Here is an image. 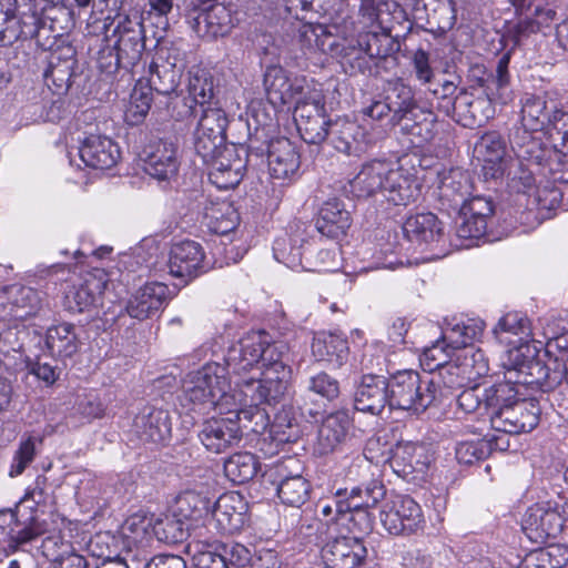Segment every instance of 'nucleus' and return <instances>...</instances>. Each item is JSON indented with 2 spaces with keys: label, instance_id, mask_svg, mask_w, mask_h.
<instances>
[{
  "label": "nucleus",
  "instance_id": "obj_1",
  "mask_svg": "<svg viewBox=\"0 0 568 568\" xmlns=\"http://www.w3.org/2000/svg\"><path fill=\"white\" fill-rule=\"evenodd\" d=\"M113 252L112 246L101 245L90 255L81 250L73 253L74 263H55L38 272L39 281H52L55 275L58 281L74 282V276L82 280V284L98 282V284H131L149 276L150 267L143 256L135 253H123L116 260L105 258Z\"/></svg>",
  "mask_w": 568,
  "mask_h": 568
},
{
  "label": "nucleus",
  "instance_id": "obj_2",
  "mask_svg": "<svg viewBox=\"0 0 568 568\" xmlns=\"http://www.w3.org/2000/svg\"><path fill=\"white\" fill-rule=\"evenodd\" d=\"M194 150L203 164L211 168L210 180L219 189H233L242 181L245 162L239 154L237 144L226 143V135L194 131Z\"/></svg>",
  "mask_w": 568,
  "mask_h": 568
},
{
  "label": "nucleus",
  "instance_id": "obj_3",
  "mask_svg": "<svg viewBox=\"0 0 568 568\" xmlns=\"http://www.w3.org/2000/svg\"><path fill=\"white\" fill-rule=\"evenodd\" d=\"M389 410L420 416L440 403L442 390L435 376L403 369L388 376Z\"/></svg>",
  "mask_w": 568,
  "mask_h": 568
},
{
  "label": "nucleus",
  "instance_id": "obj_4",
  "mask_svg": "<svg viewBox=\"0 0 568 568\" xmlns=\"http://www.w3.org/2000/svg\"><path fill=\"white\" fill-rule=\"evenodd\" d=\"M75 26L72 6H58L31 10L22 19L20 40H34L39 49L53 52L62 45H73L70 31Z\"/></svg>",
  "mask_w": 568,
  "mask_h": 568
},
{
  "label": "nucleus",
  "instance_id": "obj_5",
  "mask_svg": "<svg viewBox=\"0 0 568 568\" xmlns=\"http://www.w3.org/2000/svg\"><path fill=\"white\" fill-rule=\"evenodd\" d=\"M288 347L283 342L265 343L260 368L262 378H247V390L253 400L281 403L287 392L292 368L288 364Z\"/></svg>",
  "mask_w": 568,
  "mask_h": 568
},
{
  "label": "nucleus",
  "instance_id": "obj_6",
  "mask_svg": "<svg viewBox=\"0 0 568 568\" xmlns=\"http://www.w3.org/2000/svg\"><path fill=\"white\" fill-rule=\"evenodd\" d=\"M235 126L246 131L244 141H236L239 154L243 153L245 158V169L251 165L258 168L265 163V156L272 151V144L275 140L283 138L280 135V125L276 113H270L265 105L258 104L252 106L246 120L240 118Z\"/></svg>",
  "mask_w": 568,
  "mask_h": 568
},
{
  "label": "nucleus",
  "instance_id": "obj_7",
  "mask_svg": "<svg viewBox=\"0 0 568 568\" xmlns=\"http://www.w3.org/2000/svg\"><path fill=\"white\" fill-rule=\"evenodd\" d=\"M115 38L113 47L122 60L123 74L126 82L134 80L145 51V31L142 13L131 10L118 17V23L112 31Z\"/></svg>",
  "mask_w": 568,
  "mask_h": 568
},
{
  "label": "nucleus",
  "instance_id": "obj_8",
  "mask_svg": "<svg viewBox=\"0 0 568 568\" xmlns=\"http://www.w3.org/2000/svg\"><path fill=\"white\" fill-rule=\"evenodd\" d=\"M42 77L48 89L55 95H65L73 88L80 90L87 75L78 60L75 47L62 45L48 53Z\"/></svg>",
  "mask_w": 568,
  "mask_h": 568
},
{
  "label": "nucleus",
  "instance_id": "obj_9",
  "mask_svg": "<svg viewBox=\"0 0 568 568\" xmlns=\"http://www.w3.org/2000/svg\"><path fill=\"white\" fill-rule=\"evenodd\" d=\"M400 230L407 243L422 252H432V258H442L450 252L444 223L432 212L409 215Z\"/></svg>",
  "mask_w": 568,
  "mask_h": 568
},
{
  "label": "nucleus",
  "instance_id": "obj_10",
  "mask_svg": "<svg viewBox=\"0 0 568 568\" xmlns=\"http://www.w3.org/2000/svg\"><path fill=\"white\" fill-rule=\"evenodd\" d=\"M566 509H568V500L561 506L554 500L530 506L523 519L525 535L538 545L555 544L564 531Z\"/></svg>",
  "mask_w": 568,
  "mask_h": 568
},
{
  "label": "nucleus",
  "instance_id": "obj_11",
  "mask_svg": "<svg viewBox=\"0 0 568 568\" xmlns=\"http://www.w3.org/2000/svg\"><path fill=\"white\" fill-rule=\"evenodd\" d=\"M224 369L219 362H211L199 369L183 392L182 402L190 410L210 408L215 403L216 392L229 387Z\"/></svg>",
  "mask_w": 568,
  "mask_h": 568
},
{
  "label": "nucleus",
  "instance_id": "obj_12",
  "mask_svg": "<svg viewBox=\"0 0 568 568\" xmlns=\"http://www.w3.org/2000/svg\"><path fill=\"white\" fill-rule=\"evenodd\" d=\"M457 211L460 221L457 223L456 235L459 239L478 240L486 235L493 223L496 204L489 195L470 194Z\"/></svg>",
  "mask_w": 568,
  "mask_h": 568
},
{
  "label": "nucleus",
  "instance_id": "obj_13",
  "mask_svg": "<svg viewBox=\"0 0 568 568\" xmlns=\"http://www.w3.org/2000/svg\"><path fill=\"white\" fill-rule=\"evenodd\" d=\"M385 529L392 535H412L424 524L420 506L408 495H395L381 513Z\"/></svg>",
  "mask_w": 568,
  "mask_h": 568
},
{
  "label": "nucleus",
  "instance_id": "obj_14",
  "mask_svg": "<svg viewBox=\"0 0 568 568\" xmlns=\"http://www.w3.org/2000/svg\"><path fill=\"white\" fill-rule=\"evenodd\" d=\"M387 463L398 477L414 480L426 474L432 455L424 443L399 440L390 448Z\"/></svg>",
  "mask_w": 568,
  "mask_h": 568
},
{
  "label": "nucleus",
  "instance_id": "obj_15",
  "mask_svg": "<svg viewBox=\"0 0 568 568\" xmlns=\"http://www.w3.org/2000/svg\"><path fill=\"white\" fill-rule=\"evenodd\" d=\"M513 3L523 17L515 26L517 42L532 33H546L557 20L558 0H514Z\"/></svg>",
  "mask_w": 568,
  "mask_h": 568
},
{
  "label": "nucleus",
  "instance_id": "obj_16",
  "mask_svg": "<svg viewBox=\"0 0 568 568\" xmlns=\"http://www.w3.org/2000/svg\"><path fill=\"white\" fill-rule=\"evenodd\" d=\"M192 30L202 39L227 36L234 27L232 10L223 3L194 4L189 13Z\"/></svg>",
  "mask_w": 568,
  "mask_h": 568
},
{
  "label": "nucleus",
  "instance_id": "obj_17",
  "mask_svg": "<svg viewBox=\"0 0 568 568\" xmlns=\"http://www.w3.org/2000/svg\"><path fill=\"white\" fill-rule=\"evenodd\" d=\"M388 377L374 373L362 374L354 382L353 405L355 410L379 416L389 408Z\"/></svg>",
  "mask_w": 568,
  "mask_h": 568
},
{
  "label": "nucleus",
  "instance_id": "obj_18",
  "mask_svg": "<svg viewBox=\"0 0 568 568\" xmlns=\"http://www.w3.org/2000/svg\"><path fill=\"white\" fill-rule=\"evenodd\" d=\"M144 171L159 181L175 178L180 168L179 145L175 140L154 139L143 150Z\"/></svg>",
  "mask_w": 568,
  "mask_h": 568
},
{
  "label": "nucleus",
  "instance_id": "obj_19",
  "mask_svg": "<svg viewBox=\"0 0 568 568\" xmlns=\"http://www.w3.org/2000/svg\"><path fill=\"white\" fill-rule=\"evenodd\" d=\"M540 405L535 398H520L509 408L491 417V428L509 435L529 433L540 419Z\"/></svg>",
  "mask_w": 568,
  "mask_h": 568
},
{
  "label": "nucleus",
  "instance_id": "obj_20",
  "mask_svg": "<svg viewBox=\"0 0 568 568\" xmlns=\"http://www.w3.org/2000/svg\"><path fill=\"white\" fill-rule=\"evenodd\" d=\"M410 166L399 163L397 168L388 165L383 195L394 205L407 206L417 201L422 192V183L417 178L415 165L409 159Z\"/></svg>",
  "mask_w": 568,
  "mask_h": 568
},
{
  "label": "nucleus",
  "instance_id": "obj_21",
  "mask_svg": "<svg viewBox=\"0 0 568 568\" xmlns=\"http://www.w3.org/2000/svg\"><path fill=\"white\" fill-rule=\"evenodd\" d=\"M328 133L331 145L348 156H361L375 143L365 126L347 118H336Z\"/></svg>",
  "mask_w": 568,
  "mask_h": 568
},
{
  "label": "nucleus",
  "instance_id": "obj_22",
  "mask_svg": "<svg viewBox=\"0 0 568 568\" xmlns=\"http://www.w3.org/2000/svg\"><path fill=\"white\" fill-rule=\"evenodd\" d=\"M212 517L222 535L241 531L250 520L248 503L237 491L222 494L213 503Z\"/></svg>",
  "mask_w": 568,
  "mask_h": 568
},
{
  "label": "nucleus",
  "instance_id": "obj_23",
  "mask_svg": "<svg viewBox=\"0 0 568 568\" xmlns=\"http://www.w3.org/2000/svg\"><path fill=\"white\" fill-rule=\"evenodd\" d=\"M236 423L229 416L207 418L201 424L197 437L207 452L225 453L242 442L241 429Z\"/></svg>",
  "mask_w": 568,
  "mask_h": 568
},
{
  "label": "nucleus",
  "instance_id": "obj_24",
  "mask_svg": "<svg viewBox=\"0 0 568 568\" xmlns=\"http://www.w3.org/2000/svg\"><path fill=\"white\" fill-rule=\"evenodd\" d=\"M171 412L164 408L149 407L135 416L133 433L144 444L166 446L172 438Z\"/></svg>",
  "mask_w": 568,
  "mask_h": 568
},
{
  "label": "nucleus",
  "instance_id": "obj_25",
  "mask_svg": "<svg viewBox=\"0 0 568 568\" xmlns=\"http://www.w3.org/2000/svg\"><path fill=\"white\" fill-rule=\"evenodd\" d=\"M202 245L192 240L175 243L170 251L169 273L186 283L207 271Z\"/></svg>",
  "mask_w": 568,
  "mask_h": 568
},
{
  "label": "nucleus",
  "instance_id": "obj_26",
  "mask_svg": "<svg viewBox=\"0 0 568 568\" xmlns=\"http://www.w3.org/2000/svg\"><path fill=\"white\" fill-rule=\"evenodd\" d=\"M321 557L327 568H358L367 557V549L359 536H344L328 540L322 547Z\"/></svg>",
  "mask_w": 568,
  "mask_h": 568
},
{
  "label": "nucleus",
  "instance_id": "obj_27",
  "mask_svg": "<svg viewBox=\"0 0 568 568\" xmlns=\"http://www.w3.org/2000/svg\"><path fill=\"white\" fill-rule=\"evenodd\" d=\"M455 103L457 106H455L452 118L465 128L483 126L496 113L495 103L481 92L474 93L462 89Z\"/></svg>",
  "mask_w": 568,
  "mask_h": 568
},
{
  "label": "nucleus",
  "instance_id": "obj_28",
  "mask_svg": "<svg viewBox=\"0 0 568 568\" xmlns=\"http://www.w3.org/2000/svg\"><path fill=\"white\" fill-rule=\"evenodd\" d=\"M471 190L473 182L468 171L455 168L445 172L436 192L439 210L457 211L460 205L465 204V201L471 194Z\"/></svg>",
  "mask_w": 568,
  "mask_h": 568
},
{
  "label": "nucleus",
  "instance_id": "obj_29",
  "mask_svg": "<svg viewBox=\"0 0 568 568\" xmlns=\"http://www.w3.org/2000/svg\"><path fill=\"white\" fill-rule=\"evenodd\" d=\"M272 151L265 156L270 174L275 180L293 182L300 176L301 154L286 136L275 140Z\"/></svg>",
  "mask_w": 568,
  "mask_h": 568
},
{
  "label": "nucleus",
  "instance_id": "obj_30",
  "mask_svg": "<svg viewBox=\"0 0 568 568\" xmlns=\"http://www.w3.org/2000/svg\"><path fill=\"white\" fill-rule=\"evenodd\" d=\"M81 342L72 323H60L48 327L44 335V349L53 362L69 365L79 353Z\"/></svg>",
  "mask_w": 568,
  "mask_h": 568
},
{
  "label": "nucleus",
  "instance_id": "obj_31",
  "mask_svg": "<svg viewBox=\"0 0 568 568\" xmlns=\"http://www.w3.org/2000/svg\"><path fill=\"white\" fill-rule=\"evenodd\" d=\"M485 327L486 323L479 317H446L442 339L450 351H464L474 347L473 344L480 339Z\"/></svg>",
  "mask_w": 568,
  "mask_h": 568
},
{
  "label": "nucleus",
  "instance_id": "obj_32",
  "mask_svg": "<svg viewBox=\"0 0 568 568\" xmlns=\"http://www.w3.org/2000/svg\"><path fill=\"white\" fill-rule=\"evenodd\" d=\"M79 155L89 168L109 170L119 162L121 151L118 143L111 138L90 134L80 142Z\"/></svg>",
  "mask_w": 568,
  "mask_h": 568
},
{
  "label": "nucleus",
  "instance_id": "obj_33",
  "mask_svg": "<svg viewBox=\"0 0 568 568\" xmlns=\"http://www.w3.org/2000/svg\"><path fill=\"white\" fill-rule=\"evenodd\" d=\"M317 232L328 240H342L352 225V216L342 200L333 197L325 201L314 220Z\"/></svg>",
  "mask_w": 568,
  "mask_h": 568
},
{
  "label": "nucleus",
  "instance_id": "obj_34",
  "mask_svg": "<svg viewBox=\"0 0 568 568\" xmlns=\"http://www.w3.org/2000/svg\"><path fill=\"white\" fill-rule=\"evenodd\" d=\"M374 444L368 442L363 456H357L353 459L349 467V475L356 474L359 483L356 485L361 488V499L364 500L366 508H374L386 496V488L382 480L374 476L372 471L374 466L371 463L373 457H368L367 453L371 452L369 445Z\"/></svg>",
  "mask_w": 568,
  "mask_h": 568
},
{
  "label": "nucleus",
  "instance_id": "obj_35",
  "mask_svg": "<svg viewBox=\"0 0 568 568\" xmlns=\"http://www.w3.org/2000/svg\"><path fill=\"white\" fill-rule=\"evenodd\" d=\"M382 94L393 112V126L399 125L419 108L414 88L402 78L386 81Z\"/></svg>",
  "mask_w": 568,
  "mask_h": 568
},
{
  "label": "nucleus",
  "instance_id": "obj_36",
  "mask_svg": "<svg viewBox=\"0 0 568 568\" xmlns=\"http://www.w3.org/2000/svg\"><path fill=\"white\" fill-rule=\"evenodd\" d=\"M532 132L513 128L508 138L509 145L520 163L540 166L550 159L552 150L540 138L534 136Z\"/></svg>",
  "mask_w": 568,
  "mask_h": 568
},
{
  "label": "nucleus",
  "instance_id": "obj_37",
  "mask_svg": "<svg viewBox=\"0 0 568 568\" xmlns=\"http://www.w3.org/2000/svg\"><path fill=\"white\" fill-rule=\"evenodd\" d=\"M312 354L317 362H324L334 368H341L348 361V341L342 334L320 332L312 342Z\"/></svg>",
  "mask_w": 568,
  "mask_h": 568
},
{
  "label": "nucleus",
  "instance_id": "obj_38",
  "mask_svg": "<svg viewBox=\"0 0 568 568\" xmlns=\"http://www.w3.org/2000/svg\"><path fill=\"white\" fill-rule=\"evenodd\" d=\"M389 163L385 160H372L364 163L359 172L349 181L351 192L357 199H366L377 191L383 193Z\"/></svg>",
  "mask_w": 568,
  "mask_h": 568
},
{
  "label": "nucleus",
  "instance_id": "obj_39",
  "mask_svg": "<svg viewBox=\"0 0 568 568\" xmlns=\"http://www.w3.org/2000/svg\"><path fill=\"white\" fill-rule=\"evenodd\" d=\"M352 420L346 410H336L327 415L318 429L317 452L327 455L345 440Z\"/></svg>",
  "mask_w": 568,
  "mask_h": 568
},
{
  "label": "nucleus",
  "instance_id": "obj_40",
  "mask_svg": "<svg viewBox=\"0 0 568 568\" xmlns=\"http://www.w3.org/2000/svg\"><path fill=\"white\" fill-rule=\"evenodd\" d=\"M381 31L361 32L357 37V45L364 50V53L376 61H396L395 54L400 49V43L392 37L390 32L377 26Z\"/></svg>",
  "mask_w": 568,
  "mask_h": 568
},
{
  "label": "nucleus",
  "instance_id": "obj_41",
  "mask_svg": "<svg viewBox=\"0 0 568 568\" xmlns=\"http://www.w3.org/2000/svg\"><path fill=\"white\" fill-rule=\"evenodd\" d=\"M242 394H244L245 398H250V404L242 405L236 412H231L229 417L237 422L236 424L240 426L242 435L244 429L256 434L263 433L270 424V417L266 410L260 406L262 404L275 406L277 403L253 400L251 390H247V381L243 383Z\"/></svg>",
  "mask_w": 568,
  "mask_h": 568
},
{
  "label": "nucleus",
  "instance_id": "obj_42",
  "mask_svg": "<svg viewBox=\"0 0 568 568\" xmlns=\"http://www.w3.org/2000/svg\"><path fill=\"white\" fill-rule=\"evenodd\" d=\"M31 9H24L19 0H0V47H8L20 40L22 19Z\"/></svg>",
  "mask_w": 568,
  "mask_h": 568
},
{
  "label": "nucleus",
  "instance_id": "obj_43",
  "mask_svg": "<svg viewBox=\"0 0 568 568\" xmlns=\"http://www.w3.org/2000/svg\"><path fill=\"white\" fill-rule=\"evenodd\" d=\"M509 63L510 52L508 51L498 59L495 71L490 72L488 80H486V87L481 92L495 104H507L514 98Z\"/></svg>",
  "mask_w": 568,
  "mask_h": 568
},
{
  "label": "nucleus",
  "instance_id": "obj_44",
  "mask_svg": "<svg viewBox=\"0 0 568 568\" xmlns=\"http://www.w3.org/2000/svg\"><path fill=\"white\" fill-rule=\"evenodd\" d=\"M552 106L548 105L545 95L524 93L520 98V123L519 128L528 131H542L549 123Z\"/></svg>",
  "mask_w": 568,
  "mask_h": 568
},
{
  "label": "nucleus",
  "instance_id": "obj_45",
  "mask_svg": "<svg viewBox=\"0 0 568 568\" xmlns=\"http://www.w3.org/2000/svg\"><path fill=\"white\" fill-rule=\"evenodd\" d=\"M495 339L505 345L511 344L508 335L518 336L520 342L532 339L531 321L520 311L505 313L493 327Z\"/></svg>",
  "mask_w": 568,
  "mask_h": 568
},
{
  "label": "nucleus",
  "instance_id": "obj_46",
  "mask_svg": "<svg viewBox=\"0 0 568 568\" xmlns=\"http://www.w3.org/2000/svg\"><path fill=\"white\" fill-rule=\"evenodd\" d=\"M518 384L513 377H507L506 381L495 383L486 387V398H484V412L489 417L498 415L501 410L509 408L514 403L520 399L517 388Z\"/></svg>",
  "mask_w": 568,
  "mask_h": 568
},
{
  "label": "nucleus",
  "instance_id": "obj_47",
  "mask_svg": "<svg viewBox=\"0 0 568 568\" xmlns=\"http://www.w3.org/2000/svg\"><path fill=\"white\" fill-rule=\"evenodd\" d=\"M108 288L109 286H70L63 298L64 307L71 313L103 310Z\"/></svg>",
  "mask_w": 568,
  "mask_h": 568
},
{
  "label": "nucleus",
  "instance_id": "obj_48",
  "mask_svg": "<svg viewBox=\"0 0 568 568\" xmlns=\"http://www.w3.org/2000/svg\"><path fill=\"white\" fill-rule=\"evenodd\" d=\"M562 372L558 369H550L541 359L536 358L530 362V365L523 371L516 378L518 385H524L530 388H536L541 392H549L558 386L562 379Z\"/></svg>",
  "mask_w": 568,
  "mask_h": 568
},
{
  "label": "nucleus",
  "instance_id": "obj_49",
  "mask_svg": "<svg viewBox=\"0 0 568 568\" xmlns=\"http://www.w3.org/2000/svg\"><path fill=\"white\" fill-rule=\"evenodd\" d=\"M187 92L197 101L200 108L219 104L215 78L212 72L205 68L192 67L189 70Z\"/></svg>",
  "mask_w": 568,
  "mask_h": 568
},
{
  "label": "nucleus",
  "instance_id": "obj_50",
  "mask_svg": "<svg viewBox=\"0 0 568 568\" xmlns=\"http://www.w3.org/2000/svg\"><path fill=\"white\" fill-rule=\"evenodd\" d=\"M163 286H158L162 288ZM156 286H139L132 293L125 306L126 313L132 318L144 320L158 312L164 304L163 291L156 292Z\"/></svg>",
  "mask_w": 568,
  "mask_h": 568
},
{
  "label": "nucleus",
  "instance_id": "obj_51",
  "mask_svg": "<svg viewBox=\"0 0 568 568\" xmlns=\"http://www.w3.org/2000/svg\"><path fill=\"white\" fill-rule=\"evenodd\" d=\"M303 232L297 227L292 233H285L275 239L273 254L276 261L290 268L302 265L303 246L306 243Z\"/></svg>",
  "mask_w": 568,
  "mask_h": 568
},
{
  "label": "nucleus",
  "instance_id": "obj_52",
  "mask_svg": "<svg viewBox=\"0 0 568 568\" xmlns=\"http://www.w3.org/2000/svg\"><path fill=\"white\" fill-rule=\"evenodd\" d=\"M213 498L196 490H185L175 499V513L179 517L190 520H199L212 513Z\"/></svg>",
  "mask_w": 568,
  "mask_h": 568
},
{
  "label": "nucleus",
  "instance_id": "obj_53",
  "mask_svg": "<svg viewBox=\"0 0 568 568\" xmlns=\"http://www.w3.org/2000/svg\"><path fill=\"white\" fill-rule=\"evenodd\" d=\"M260 469L257 457L250 452H240L224 462V474L230 481L242 485L252 480Z\"/></svg>",
  "mask_w": 568,
  "mask_h": 568
},
{
  "label": "nucleus",
  "instance_id": "obj_54",
  "mask_svg": "<svg viewBox=\"0 0 568 568\" xmlns=\"http://www.w3.org/2000/svg\"><path fill=\"white\" fill-rule=\"evenodd\" d=\"M460 83V78L458 75L450 74L446 77L443 74L442 77H436L433 80L432 84H427L425 89L437 100V108L446 115L452 116L455 106H457L458 93L457 89Z\"/></svg>",
  "mask_w": 568,
  "mask_h": 568
},
{
  "label": "nucleus",
  "instance_id": "obj_55",
  "mask_svg": "<svg viewBox=\"0 0 568 568\" xmlns=\"http://www.w3.org/2000/svg\"><path fill=\"white\" fill-rule=\"evenodd\" d=\"M182 73L153 60L148 68V87L161 95H171L180 85Z\"/></svg>",
  "mask_w": 568,
  "mask_h": 568
},
{
  "label": "nucleus",
  "instance_id": "obj_56",
  "mask_svg": "<svg viewBox=\"0 0 568 568\" xmlns=\"http://www.w3.org/2000/svg\"><path fill=\"white\" fill-rule=\"evenodd\" d=\"M290 75L281 65H270L264 73V88L267 102L274 113L285 105L286 83Z\"/></svg>",
  "mask_w": 568,
  "mask_h": 568
},
{
  "label": "nucleus",
  "instance_id": "obj_57",
  "mask_svg": "<svg viewBox=\"0 0 568 568\" xmlns=\"http://www.w3.org/2000/svg\"><path fill=\"white\" fill-rule=\"evenodd\" d=\"M43 556L54 564V568H67L72 558H84L75 552L70 541L63 539L60 532L47 536L41 544Z\"/></svg>",
  "mask_w": 568,
  "mask_h": 568
},
{
  "label": "nucleus",
  "instance_id": "obj_58",
  "mask_svg": "<svg viewBox=\"0 0 568 568\" xmlns=\"http://www.w3.org/2000/svg\"><path fill=\"white\" fill-rule=\"evenodd\" d=\"M152 92L148 85H142L141 81L134 85L124 112L129 125H139L144 121L152 105Z\"/></svg>",
  "mask_w": 568,
  "mask_h": 568
},
{
  "label": "nucleus",
  "instance_id": "obj_59",
  "mask_svg": "<svg viewBox=\"0 0 568 568\" xmlns=\"http://www.w3.org/2000/svg\"><path fill=\"white\" fill-rule=\"evenodd\" d=\"M47 531L44 524L32 517L28 525H20L18 520L3 544L7 554L24 550V547Z\"/></svg>",
  "mask_w": 568,
  "mask_h": 568
},
{
  "label": "nucleus",
  "instance_id": "obj_60",
  "mask_svg": "<svg viewBox=\"0 0 568 568\" xmlns=\"http://www.w3.org/2000/svg\"><path fill=\"white\" fill-rule=\"evenodd\" d=\"M494 449H505L497 438H481L478 440L463 442L456 447V459L459 464L471 465L490 456Z\"/></svg>",
  "mask_w": 568,
  "mask_h": 568
},
{
  "label": "nucleus",
  "instance_id": "obj_61",
  "mask_svg": "<svg viewBox=\"0 0 568 568\" xmlns=\"http://www.w3.org/2000/svg\"><path fill=\"white\" fill-rule=\"evenodd\" d=\"M152 530L159 541L168 545L182 542L189 536L186 523L176 513L158 518L152 526Z\"/></svg>",
  "mask_w": 568,
  "mask_h": 568
},
{
  "label": "nucleus",
  "instance_id": "obj_62",
  "mask_svg": "<svg viewBox=\"0 0 568 568\" xmlns=\"http://www.w3.org/2000/svg\"><path fill=\"white\" fill-rule=\"evenodd\" d=\"M300 38L304 45L315 48L322 52H337L336 38L324 23H305L300 30Z\"/></svg>",
  "mask_w": 568,
  "mask_h": 568
},
{
  "label": "nucleus",
  "instance_id": "obj_63",
  "mask_svg": "<svg viewBox=\"0 0 568 568\" xmlns=\"http://www.w3.org/2000/svg\"><path fill=\"white\" fill-rule=\"evenodd\" d=\"M311 489L312 486L310 481L300 473H295L294 478L277 484L276 491L283 504L292 507H301L308 500Z\"/></svg>",
  "mask_w": 568,
  "mask_h": 568
},
{
  "label": "nucleus",
  "instance_id": "obj_64",
  "mask_svg": "<svg viewBox=\"0 0 568 568\" xmlns=\"http://www.w3.org/2000/svg\"><path fill=\"white\" fill-rule=\"evenodd\" d=\"M456 359L462 367V374L466 377L469 385L476 383L489 372L488 359L479 348H465L460 351Z\"/></svg>",
  "mask_w": 568,
  "mask_h": 568
}]
</instances>
